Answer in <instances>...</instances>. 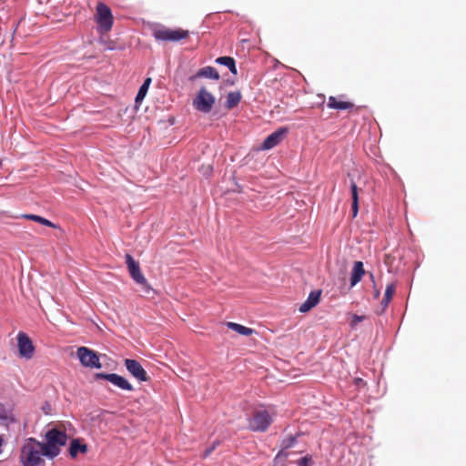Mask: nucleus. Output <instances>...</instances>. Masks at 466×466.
Instances as JSON below:
<instances>
[{"label":"nucleus","mask_w":466,"mask_h":466,"mask_svg":"<svg viewBox=\"0 0 466 466\" xmlns=\"http://www.w3.org/2000/svg\"><path fill=\"white\" fill-rule=\"evenodd\" d=\"M46 442H42L44 447V456L53 460L59 455L61 448L66 444L67 435L65 431L52 428L45 435Z\"/></svg>","instance_id":"nucleus-1"},{"label":"nucleus","mask_w":466,"mask_h":466,"mask_svg":"<svg viewBox=\"0 0 466 466\" xmlns=\"http://www.w3.org/2000/svg\"><path fill=\"white\" fill-rule=\"evenodd\" d=\"M44 447L41 441L28 438L21 448V461L24 466H45Z\"/></svg>","instance_id":"nucleus-2"},{"label":"nucleus","mask_w":466,"mask_h":466,"mask_svg":"<svg viewBox=\"0 0 466 466\" xmlns=\"http://www.w3.org/2000/svg\"><path fill=\"white\" fill-rule=\"evenodd\" d=\"M94 19L97 25L99 34H106L113 27L114 16L112 11L109 6L102 2H98L96 5Z\"/></svg>","instance_id":"nucleus-3"},{"label":"nucleus","mask_w":466,"mask_h":466,"mask_svg":"<svg viewBox=\"0 0 466 466\" xmlns=\"http://www.w3.org/2000/svg\"><path fill=\"white\" fill-rule=\"evenodd\" d=\"M153 36L157 41L179 42L189 36V31L181 28L171 29L162 26L153 30Z\"/></svg>","instance_id":"nucleus-4"},{"label":"nucleus","mask_w":466,"mask_h":466,"mask_svg":"<svg viewBox=\"0 0 466 466\" xmlns=\"http://www.w3.org/2000/svg\"><path fill=\"white\" fill-rule=\"evenodd\" d=\"M215 102V96L203 86L193 99V106L198 111L208 114L212 110Z\"/></svg>","instance_id":"nucleus-5"},{"label":"nucleus","mask_w":466,"mask_h":466,"mask_svg":"<svg viewBox=\"0 0 466 466\" xmlns=\"http://www.w3.org/2000/svg\"><path fill=\"white\" fill-rule=\"evenodd\" d=\"M272 423V419L268 410H259L253 413L252 418L248 421V429L253 431L264 432Z\"/></svg>","instance_id":"nucleus-6"},{"label":"nucleus","mask_w":466,"mask_h":466,"mask_svg":"<svg viewBox=\"0 0 466 466\" xmlns=\"http://www.w3.org/2000/svg\"><path fill=\"white\" fill-rule=\"evenodd\" d=\"M76 355L84 367L90 369H100L102 367L98 354L89 348L79 347Z\"/></svg>","instance_id":"nucleus-7"},{"label":"nucleus","mask_w":466,"mask_h":466,"mask_svg":"<svg viewBox=\"0 0 466 466\" xmlns=\"http://www.w3.org/2000/svg\"><path fill=\"white\" fill-rule=\"evenodd\" d=\"M125 258L128 272L131 278L134 279V281H136L139 285H142L145 289H149L150 287L147 283V279L141 272L139 263L136 261L130 254H126Z\"/></svg>","instance_id":"nucleus-8"},{"label":"nucleus","mask_w":466,"mask_h":466,"mask_svg":"<svg viewBox=\"0 0 466 466\" xmlns=\"http://www.w3.org/2000/svg\"><path fill=\"white\" fill-rule=\"evenodd\" d=\"M17 347L19 355L26 360L32 359L35 347L31 339L25 332H19L17 335Z\"/></svg>","instance_id":"nucleus-9"},{"label":"nucleus","mask_w":466,"mask_h":466,"mask_svg":"<svg viewBox=\"0 0 466 466\" xmlns=\"http://www.w3.org/2000/svg\"><path fill=\"white\" fill-rule=\"evenodd\" d=\"M96 379H103L111 382L113 385L118 387L121 390L132 391L133 386L124 377L116 373H96Z\"/></svg>","instance_id":"nucleus-10"},{"label":"nucleus","mask_w":466,"mask_h":466,"mask_svg":"<svg viewBox=\"0 0 466 466\" xmlns=\"http://www.w3.org/2000/svg\"><path fill=\"white\" fill-rule=\"evenodd\" d=\"M124 363L127 371L138 381L148 380L147 371L137 360L126 359Z\"/></svg>","instance_id":"nucleus-11"},{"label":"nucleus","mask_w":466,"mask_h":466,"mask_svg":"<svg viewBox=\"0 0 466 466\" xmlns=\"http://www.w3.org/2000/svg\"><path fill=\"white\" fill-rule=\"evenodd\" d=\"M286 133L287 128H279L278 130H276L275 132H273L272 134L266 137V139L262 143L261 148L264 150H268L275 147L282 141Z\"/></svg>","instance_id":"nucleus-12"},{"label":"nucleus","mask_w":466,"mask_h":466,"mask_svg":"<svg viewBox=\"0 0 466 466\" xmlns=\"http://www.w3.org/2000/svg\"><path fill=\"white\" fill-rule=\"evenodd\" d=\"M321 296V290H313L309 293L308 299L306 301H304L299 308V312L306 313L309 311L311 309L316 307L319 300Z\"/></svg>","instance_id":"nucleus-13"},{"label":"nucleus","mask_w":466,"mask_h":466,"mask_svg":"<svg viewBox=\"0 0 466 466\" xmlns=\"http://www.w3.org/2000/svg\"><path fill=\"white\" fill-rule=\"evenodd\" d=\"M365 275V269L363 267V263L361 261H356L353 265L351 277H350V286L354 287L357 285Z\"/></svg>","instance_id":"nucleus-14"},{"label":"nucleus","mask_w":466,"mask_h":466,"mask_svg":"<svg viewBox=\"0 0 466 466\" xmlns=\"http://www.w3.org/2000/svg\"><path fill=\"white\" fill-rule=\"evenodd\" d=\"M297 441V438L295 436H289L282 440L281 441V451H279L277 454L275 461H279L280 459H286L288 457V452L285 451V450L289 449L295 445Z\"/></svg>","instance_id":"nucleus-15"},{"label":"nucleus","mask_w":466,"mask_h":466,"mask_svg":"<svg viewBox=\"0 0 466 466\" xmlns=\"http://www.w3.org/2000/svg\"><path fill=\"white\" fill-rule=\"evenodd\" d=\"M198 77H207V78L218 80L219 74L216 68H214L212 66H205L203 68H200L195 76L190 77V79L193 80Z\"/></svg>","instance_id":"nucleus-16"},{"label":"nucleus","mask_w":466,"mask_h":466,"mask_svg":"<svg viewBox=\"0 0 466 466\" xmlns=\"http://www.w3.org/2000/svg\"><path fill=\"white\" fill-rule=\"evenodd\" d=\"M354 106L353 103L348 101L339 100L335 96H329L328 101V107L333 109L346 110Z\"/></svg>","instance_id":"nucleus-17"},{"label":"nucleus","mask_w":466,"mask_h":466,"mask_svg":"<svg viewBox=\"0 0 466 466\" xmlns=\"http://www.w3.org/2000/svg\"><path fill=\"white\" fill-rule=\"evenodd\" d=\"M88 451L86 444H82L78 439H74L69 447V454L72 458H76L79 452L85 454Z\"/></svg>","instance_id":"nucleus-18"},{"label":"nucleus","mask_w":466,"mask_h":466,"mask_svg":"<svg viewBox=\"0 0 466 466\" xmlns=\"http://www.w3.org/2000/svg\"><path fill=\"white\" fill-rule=\"evenodd\" d=\"M350 192L352 198V215L355 218L359 211V188L354 181H351L350 183Z\"/></svg>","instance_id":"nucleus-19"},{"label":"nucleus","mask_w":466,"mask_h":466,"mask_svg":"<svg viewBox=\"0 0 466 466\" xmlns=\"http://www.w3.org/2000/svg\"><path fill=\"white\" fill-rule=\"evenodd\" d=\"M227 326L228 328H229L230 329L238 332V334L240 335H243V336H250L252 335L253 333H255V330L253 329H250V328H248V327H245L243 325H240L238 323H235V322H227Z\"/></svg>","instance_id":"nucleus-20"},{"label":"nucleus","mask_w":466,"mask_h":466,"mask_svg":"<svg viewBox=\"0 0 466 466\" xmlns=\"http://www.w3.org/2000/svg\"><path fill=\"white\" fill-rule=\"evenodd\" d=\"M241 100V94L239 92H229L227 96L225 106L227 109L236 107Z\"/></svg>","instance_id":"nucleus-21"},{"label":"nucleus","mask_w":466,"mask_h":466,"mask_svg":"<svg viewBox=\"0 0 466 466\" xmlns=\"http://www.w3.org/2000/svg\"><path fill=\"white\" fill-rule=\"evenodd\" d=\"M22 218L29 219V220H32V221H35V222H37L39 224H42L44 226L50 227V228H57V226L56 224H54L50 220H48V219H46V218H45L43 217H40L38 215L24 214V215H22Z\"/></svg>","instance_id":"nucleus-22"},{"label":"nucleus","mask_w":466,"mask_h":466,"mask_svg":"<svg viewBox=\"0 0 466 466\" xmlns=\"http://www.w3.org/2000/svg\"><path fill=\"white\" fill-rule=\"evenodd\" d=\"M216 62L228 67L231 73L237 74V67L234 58L230 56H221L217 58Z\"/></svg>","instance_id":"nucleus-23"},{"label":"nucleus","mask_w":466,"mask_h":466,"mask_svg":"<svg viewBox=\"0 0 466 466\" xmlns=\"http://www.w3.org/2000/svg\"><path fill=\"white\" fill-rule=\"evenodd\" d=\"M150 84H151V78L150 77L146 78L137 94V96L135 99L137 104H139L144 99V97L146 96V95L147 93Z\"/></svg>","instance_id":"nucleus-24"},{"label":"nucleus","mask_w":466,"mask_h":466,"mask_svg":"<svg viewBox=\"0 0 466 466\" xmlns=\"http://www.w3.org/2000/svg\"><path fill=\"white\" fill-rule=\"evenodd\" d=\"M395 290L396 288L394 284L390 283L387 285L385 294L382 299V304L384 305V307H387L389 305L390 301L393 297V294L395 293Z\"/></svg>","instance_id":"nucleus-25"},{"label":"nucleus","mask_w":466,"mask_h":466,"mask_svg":"<svg viewBox=\"0 0 466 466\" xmlns=\"http://www.w3.org/2000/svg\"><path fill=\"white\" fill-rule=\"evenodd\" d=\"M299 466H312V458L309 455L299 459L297 462Z\"/></svg>","instance_id":"nucleus-26"},{"label":"nucleus","mask_w":466,"mask_h":466,"mask_svg":"<svg viewBox=\"0 0 466 466\" xmlns=\"http://www.w3.org/2000/svg\"><path fill=\"white\" fill-rule=\"evenodd\" d=\"M363 319H364V316H358V315L354 314L352 320H351V326L355 327L359 322L362 321Z\"/></svg>","instance_id":"nucleus-27"},{"label":"nucleus","mask_w":466,"mask_h":466,"mask_svg":"<svg viewBox=\"0 0 466 466\" xmlns=\"http://www.w3.org/2000/svg\"><path fill=\"white\" fill-rule=\"evenodd\" d=\"M215 447H216V445L214 444L211 448L206 450L205 453H204V457H208L212 452V451L215 449Z\"/></svg>","instance_id":"nucleus-28"}]
</instances>
